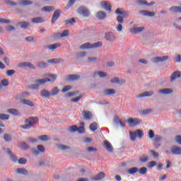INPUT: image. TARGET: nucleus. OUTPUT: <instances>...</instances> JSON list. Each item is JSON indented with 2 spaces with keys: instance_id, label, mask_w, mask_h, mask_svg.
<instances>
[{
  "instance_id": "f257e3e1",
  "label": "nucleus",
  "mask_w": 181,
  "mask_h": 181,
  "mask_svg": "<svg viewBox=\"0 0 181 181\" xmlns=\"http://www.w3.org/2000/svg\"><path fill=\"white\" fill-rule=\"evenodd\" d=\"M102 46V42H97L93 44H90V42H86L80 46V49H95L97 47H101Z\"/></svg>"
},
{
  "instance_id": "f03ea898",
  "label": "nucleus",
  "mask_w": 181,
  "mask_h": 181,
  "mask_svg": "<svg viewBox=\"0 0 181 181\" xmlns=\"http://www.w3.org/2000/svg\"><path fill=\"white\" fill-rule=\"evenodd\" d=\"M50 79L48 78H42V79H37L35 81L36 84H33L30 86V88L32 90H39L40 86H43L45 83H49Z\"/></svg>"
},
{
  "instance_id": "7ed1b4c3",
  "label": "nucleus",
  "mask_w": 181,
  "mask_h": 181,
  "mask_svg": "<svg viewBox=\"0 0 181 181\" xmlns=\"http://www.w3.org/2000/svg\"><path fill=\"white\" fill-rule=\"evenodd\" d=\"M115 13L117 15H121L117 17L118 23H124V18H125V15L128 14L127 11H124V8H117Z\"/></svg>"
},
{
  "instance_id": "20e7f679",
  "label": "nucleus",
  "mask_w": 181,
  "mask_h": 181,
  "mask_svg": "<svg viewBox=\"0 0 181 181\" xmlns=\"http://www.w3.org/2000/svg\"><path fill=\"white\" fill-rule=\"evenodd\" d=\"M37 121V117H30L25 120L26 124L21 126L22 129H30L33 127V123Z\"/></svg>"
},
{
  "instance_id": "39448f33",
  "label": "nucleus",
  "mask_w": 181,
  "mask_h": 181,
  "mask_svg": "<svg viewBox=\"0 0 181 181\" xmlns=\"http://www.w3.org/2000/svg\"><path fill=\"white\" fill-rule=\"evenodd\" d=\"M165 153H167V155H170V153H173V155H181V148L179 146H173L171 147L170 151L167 150Z\"/></svg>"
},
{
  "instance_id": "423d86ee",
  "label": "nucleus",
  "mask_w": 181,
  "mask_h": 181,
  "mask_svg": "<svg viewBox=\"0 0 181 181\" xmlns=\"http://www.w3.org/2000/svg\"><path fill=\"white\" fill-rule=\"evenodd\" d=\"M129 127H135L142 123V120L138 118H129L127 120Z\"/></svg>"
},
{
  "instance_id": "0eeeda50",
  "label": "nucleus",
  "mask_w": 181,
  "mask_h": 181,
  "mask_svg": "<svg viewBox=\"0 0 181 181\" xmlns=\"http://www.w3.org/2000/svg\"><path fill=\"white\" fill-rule=\"evenodd\" d=\"M37 149L36 148H33L31 150L32 153H33L35 155V156H37V155H39V153H43L45 152V146H43V145L40 144L37 146Z\"/></svg>"
},
{
  "instance_id": "6e6552de",
  "label": "nucleus",
  "mask_w": 181,
  "mask_h": 181,
  "mask_svg": "<svg viewBox=\"0 0 181 181\" xmlns=\"http://www.w3.org/2000/svg\"><path fill=\"white\" fill-rule=\"evenodd\" d=\"M169 59L168 56H163V57H153L151 61L153 63H160L162 62H166V60Z\"/></svg>"
},
{
  "instance_id": "1a4fd4ad",
  "label": "nucleus",
  "mask_w": 181,
  "mask_h": 181,
  "mask_svg": "<svg viewBox=\"0 0 181 181\" xmlns=\"http://www.w3.org/2000/svg\"><path fill=\"white\" fill-rule=\"evenodd\" d=\"M18 67L23 69V67H28V69H31V70H35L36 69L32 63L29 62H21L18 64Z\"/></svg>"
},
{
  "instance_id": "9d476101",
  "label": "nucleus",
  "mask_w": 181,
  "mask_h": 181,
  "mask_svg": "<svg viewBox=\"0 0 181 181\" xmlns=\"http://www.w3.org/2000/svg\"><path fill=\"white\" fill-rule=\"evenodd\" d=\"M78 13H81V15H83V16H85L86 18L90 16V11H88V9H87L86 7H80L78 9Z\"/></svg>"
},
{
  "instance_id": "9b49d317",
  "label": "nucleus",
  "mask_w": 181,
  "mask_h": 181,
  "mask_svg": "<svg viewBox=\"0 0 181 181\" xmlns=\"http://www.w3.org/2000/svg\"><path fill=\"white\" fill-rule=\"evenodd\" d=\"M80 78V75L69 74L66 76V81H76Z\"/></svg>"
},
{
  "instance_id": "f8f14e48",
  "label": "nucleus",
  "mask_w": 181,
  "mask_h": 181,
  "mask_svg": "<svg viewBox=\"0 0 181 181\" xmlns=\"http://www.w3.org/2000/svg\"><path fill=\"white\" fill-rule=\"evenodd\" d=\"M100 5L103 8H104V9H105V11H107V12H111L112 11L111 4H110L108 1H101Z\"/></svg>"
},
{
  "instance_id": "ddd939ff",
  "label": "nucleus",
  "mask_w": 181,
  "mask_h": 181,
  "mask_svg": "<svg viewBox=\"0 0 181 181\" xmlns=\"http://www.w3.org/2000/svg\"><path fill=\"white\" fill-rule=\"evenodd\" d=\"M103 146L107 152H112V151H114L112 145L111 144V143H110V141L107 140L103 141Z\"/></svg>"
},
{
  "instance_id": "4468645a",
  "label": "nucleus",
  "mask_w": 181,
  "mask_h": 181,
  "mask_svg": "<svg viewBox=\"0 0 181 181\" xmlns=\"http://www.w3.org/2000/svg\"><path fill=\"white\" fill-rule=\"evenodd\" d=\"M59 18H60V10L57 9L54 12L52 15V18L51 20L52 23H54V22H56L57 19H59Z\"/></svg>"
},
{
  "instance_id": "2eb2a0df",
  "label": "nucleus",
  "mask_w": 181,
  "mask_h": 181,
  "mask_svg": "<svg viewBox=\"0 0 181 181\" xmlns=\"http://www.w3.org/2000/svg\"><path fill=\"white\" fill-rule=\"evenodd\" d=\"M105 39L107 42H114V40H115L116 37H115V35H114V33H107L105 35Z\"/></svg>"
},
{
  "instance_id": "dca6fc26",
  "label": "nucleus",
  "mask_w": 181,
  "mask_h": 181,
  "mask_svg": "<svg viewBox=\"0 0 181 181\" xmlns=\"http://www.w3.org/2000/svg\"><path fill=\"white\" fill-rule=\"evenodd\" d=\"M82 115L85 119L90 120L93 118V113L90 111L83 110Z\"/></svg>"
},
{
  "instance_id": "f3484780",
  "label": "nucleus",
  "mask_w": 181,
  "mask_h": 181,
  "mask_svg": "<svg viewBox=\"0 0 181 181\" xmlns=\"http://www.w3.org/2000/svg\"><path fill=\"white\" fill-rule=\"evenodd\" d=\"M70 33H69V30H65L62 33H57L54 34L55 37H67L69 36Z\"/></svg>"
},
{
  "instance_id": "a211bd4d",
  "label": "nucleus",
  "mask_w": 181,
  "mask_h": 181,
  "mask_svg": "<svg viewBox=\"0 0 181 181\" xmlns=\"http://www.w3.org/2000/svg\"><path fill=\"white\" fill-rule=\"evenodd\" d=\"M136 4H138L139 5H146L147 6H152L153 5H155V1H151L149 4H148V1L146 0H137L136 1Z\"/></svg>"
},
{
  "instance_id": "6ab92c4d",
  "label": "nucleus",
  "mask_w": 181,
  "mask_h": 181,
  "mask_svg": "<svg viewBox=\"0 0 181 181\" xmlns=\"http://www.w3.org/2000/svg\"><path fill=\"white\" fill-rule=\"evenodd\" d=\"M47 62L49 64H59V63H62V62H63V59L62 58L51 59H48Z\"/></svg>"
},
{
  "instance_id": "aec40b11",
  "label": "nucleus",
  "mask_w": 181,
  "mask_h": 181,
  "mask_svg": "<svg viewBox=\"0 0 181 181\" xmlns=\"http://www.w3.org/2000/svg\"><path fill=\"white\" fill-rule=\"evenodd\" d=\"M181 76V72L179 71H174L170 76V81H175L176 78H179Z\"/></svg>"
},
{
  "instance_id": "412c9836",
  "label": "nucleus",
  "mask_w": 181,
  "mask_h": 181,
  "mask_svg": "<svg viewBox=\"0 0 181 181\" xmlns=\"http://www.w3.org/2000/svg\"><path fill=\"white\" fill-rule=\"evenodd\" d=\"M144 29L145 28L144 27H134L130 29V32L134 34L141 33Z\"/></svg>"
},
{
  "instance_id": "4be33fe9",
  "label": "nucleus",
  "mask_w": 181,
  "mask_h": 181,
  "mask_svg": "<svg viewBox=\"0 0 181 181\" xmlns=\"http://www.w3.org/2000/svg\"><path fill=\"white\" fill-rule=\"evenodd\" d=\"M61 45L60 43H56V44H52V45H49L48 46L45 47V49H48V50H52V52L54 50H56V49H57V47H60Z\"/></svg>"
},
{
  "instance_id": "5701e85b",
  "label": "nucleus",
  "mask_w": 181,
  "mask_h": 181,
  "mask_svg": "<svg viewBox=\"0 0 181 181\" xmlns=\"http://www.w3.org/2000/svg\"><path fill=\"white\" fill-rule=\"evenodd\" d=\"M96 18L100 21H104L107 18V14L104 11H99L96 13Z\"/></svg>"
},
{
  "instance_id": "b1692460",
  "label": "nucleus",
  "mask_w": 181,
  "mask_h": 181,
  "mask_svg": "<svg viewBox=\"0 0 181 181\" xmlns=\"http://www.w3.org/2000/svg\"><path fill=\"white\" fill-rule=\"evenodd\" d=\"M111 83L113 84H125V80L115 77L111 80Z\"/></svg>"
},
{
  "instance_id": "393cba45",
  "label": "nucleus",
  "mask_w": 181,
  "mask_h": 181,
  "mask_svg": "<svg viewBox=\"0 0 181 181\" xmlns=\"http://www.w3.org/2000/svg\"><path fill=\"white\" fill-rule=\"evenodd\" d=\"M151 95H153V91H146L142 93H140L137 95L138 98H143V97H151Z\"/></svg>"
},
{
  "instance_id": "a878e982",
  "label": "nucleus",
  "mask_w": 181,
  "mask_h": 181,
  "mask_svg": "<svg viewBox=\"0 0 181 181\" xmlns=\"http://www.w3.org/2000/svg\"><path fill=\"white\" fill-rule=\"evenodd\" d=\"M7 153L10 156V159L12 162H18V157L16 155H13L11 149L7 148Z\"/></svg>"
},
{
  "instance_id": "bb28decb",
  "label": "nucleus",
  "mask_w": 181,
  "mask_h": 181,
  "mask_svg": "<svg viewBox=\"0 0 181 181\" xmlns=\"http://www.w3.org/2000/svg\"><path fill=\"white\" fill-rule=\"evenodd\" d=\"M139 13L144 16H155V12H151L146 10L140 11Z\"/></svg>"
},
{
  "instance_id": "cd10ccee",
  "label": "nucleus",
  "mask_w": 181,
  "mask_h": 181,
  "mask_svg": "<svg viewBox=\"0 0 181 181\" xmlns=\"http://www.w3.org/2000/svg\"><path fill=\"white\" fill-rule=\"evenodd\" d=\"M139 160H140V162L141 163H146V162H148V160H149V156L146 155V154H142Z\"/></svg>"
},
{
  "instance_id": "c85d7f7f",
  "label": "nucleus",
  "mask_w": 181,
  "mask_h": 181,
  "mask_svg": "<svg viewBox=\"0 0 181 181\" xmlns=\"http://www.w3.org/2000/svg\"><path fill=\"white\" fill-rule=\"evenodd\" d=\"M21 103L24 104V105H28V107H35V104H33V102L30 100L23 99L21 100Z\"/></svg>"
},
{
  "instance_id": "c756f323",
  "label": "nucleus",
  "mask_w": 181,
  "mask_h": 181,
  "mask_svg": "<svg viewBox=\"0 0 181 181\" xmlns=\"http://www.w3.org/2000/svg\"><path fill=\"white\" fill-rule=\"evenodd\" d=\"M40 95L44 98H49V97L52 96L50 92L45 89L40 91Z\"/></svg>"
},
{
  "instance_id": "7c9ffc66",
  "label": "nucleus",
  "mask_w": 181,
  "mask_h": 181,
  "mask_svg": "<svg viewBox=\"0 0 181 181\" xmlns=\"http://www.w3.org/2000/svg\"><path fill=\"white\" fill-rule=\"evenodd\" d=\"M104 95H112L113 94H115V90L114 89H105L103 91Z\"/></svg>"
},
{
  "instance_id": "2f4dec72",
  "label": "nucleus",
  "mask_w": 181,
  "mask_h": 181,
  "mask_svg": "<svg viewBox=\"0 0 181 181\" xmlns=\"http://www.w3.org/2000/svg\"><path fill=\"white\" fill-rule=\"evenodd\" d=\"M105 177V174L103 172L99 173L98 175H95L93 180H103Z\"/></svg>"
},
{
  "instance_id": "473e14b6",
  "label": "nucleus",
  "mask_w": 181,
  "mask_h": 181,
  "mask_svg": "<svg viewBox=\"0 0 181 181\" xmlns=\"http://www.w3.org/2000/svg\"><path fill=\"white\" fill-rule=\"evenodd\" d=\"M31 22H33V23H43V22H45V19L42 17H37L33 18Z\"/></svg>"
},
{
  "instance_id": "72a5a7b5",
  "label": "nucleus",
  "mask_w": 181,
  "mask_h": 181,
  "mask_svg": "<svg viewBox=\"0 0 181 181\" xmlns=\"http://www.w3.org/2000/svg\"><path fill=\"white\" fill-rule=\"evenodd\" d=\"M32 4H33V1L30 0H21L20 1L21 6H28V5H32Z\"/></svg>"
},
{
  "instance_id": "f704fd0d",
  "label": "nucleus",
  "mask_w": 181,
  "mask_h": 181,
  "mask_svg": "<svg viewBox=\"0 0 181 181\" xmlns=\"http://www.w3.org/2000/svg\"><path fill=\"white\" fill-rule=\"evenodd\" d=\"M172 93H173V90L170 88H164L159 91L160 94H172Z\"/></svg>"
},
{
  "instance_id": "c9c22d12",
  "label": "nucleus",
  "mask_w": 181,
  "mask_h": 181,
  "mask_svg": "<svg viewBox=\"0 0 181 181\" xmlns=\"http://www.w3.org/2000/svg\"><path fill=\"white\" fill-rule=\"evenodd\" d=\"M60 93V90H59V88L54 87L51 90L50 94L51 96L54 97L55 95H57Z\"/></svg>"
},
{
  "instance_id": "e433bc0d",
  "label": "nucleus",
  "mask_w": 181,
  "mask_h": 181,
  "mask_svg": "<svg viewBox=\"0 0 181 181\" xmlns=\"http://www.w3.org/2000/svg\"><path fill=\"white\" fill-rule=\"evenodd\" d=\"M64 23L66 25H74V23H76V18H69L68 20H66L64 21Z\"/></svg>"
},
{
  "instance_id": "4c0bfd02",
  "label": "nucleus",
  "mask_w": 181,
  "mask_h": 181,
  "mask_svg": "<svg viewBox=\"0 0 181 181\" xmlns=\"http://www.w3.org/2000/svg\"><path fill=\"white\" fill-rule=\"evenodd\" d=\"M42 11H44V12H52V11H54V7L46 6L42 8Z\"/></svg>"
},
{
  "instance_id": "58836bf2",
  "label": "nucleus",
  "mask_w": 181,
  "mask_h": 181,
  "mask_svg": "<svg viewBox=\"0 0 181 181\" xmlns=\"http://www.w3.org/2000/svg\"><path fill=\"white\" fill-rule=\"evenodd\" d=\"M97 128H98V125L97 124V122H93L89 125V129L93 132L97 131Z\"/></svg>"
},
{
  "instance_id": "ea45409f",
  "label": "nucleus",
  "mask_w": 181,
  "mask_h": 181,
  "mask_svg": "<svg viewBox=\"0 0 181 181\" xmlns=\"http://www.w3.org/2000/svg\"><path fill=\"white\" fill-rule=\"evenodd\" d=\"M171 12H174L175 13H181V6H173L170 8Z\"/></svg>"
},
{
  "instance_id": "a19ab883",
  "label": "nucleus",
  "mask_w": 181,
  "mask_h": 181,
  "mask_svg": "<svg viewBox=\"0 0 181 181\" xmlns=\"http://www.w3.org/2000/svg\"><path fill=\"white\" fill-rule=\"evenodd\" d=\"M139 169L136 167H132L129 168L127 172L129 175H134V173H136L138 172Z\"/></svg>"
},
{
  "instance_id": "79ce46f5",
  "label": "nucleus",
  "mask_w": 181,
  "mask_h": 181,
  "mask_svg": "<svg viewBox=\"0 0 181 181\" xmlns=\"http://www.w3.org/2000/svg\"><path fill=\"white\" fill-rule=\"evenodd\" d=\"M7 112H9V114H12L13 115H19V111H18L16 109H8Z\"/></svg>"
},
{
  "instance_id": "37998d69",
  "label": "nucleus",
  "mask_w": 181,
  "mask_h": 181,
  "mask_svg": "<svg viewBox=\"0 0 181 181\" xmlns=\"http://www.w3.org/2000/svg\"><path fill=\"white\" fill-rule=\"evenodd\" d=\"M134 132L136 134V136H139L140 139L144 136V131L141 129H137Z\"/></svg>"
},
{
  "instance_id": "c03bdc74",
  "label": "nucleus",
  "mask_w": 181,
  "mask_h": 181,
  "mask_svg": "<svg viewBox=\"0 0 181 181\" xmlns=\"http://www.w3.org/2000/svg\"><path fill=\"white\" fill-rule=\"evenodd\" d=\"M16 173H21V175H26L28 173V170L25 168H18L16 170Z\"/></svg>"
},
{
  "instance_id": "a18cd8bd",
  "label": "nucleus",
  "mask_w": 181,
  "mask_h": 181,
  "mask_svg": "<svg viewBox=\"0 0 181 181\" xmlns=\"http://www.w3.org/2000/svg\"><path fill=\"white\" fill-rule=\"evenodd\" d=\"M78 129V127H77V125H73L69 127L68 131L70 132H76Z\"/></svg>"
},
{
  "instance_id": "49530a36",
  "label": "nucleus",
  "mask_w": 181,
  "mask_h": 181,
  "mask_svg": "<svg viewBox=\"0 0 181 181\" xmlns=\"http://www.w3.org/2000/svg\"><path fill=\"white\" fill-rule=\"evenodd\" d=\"M18 146H19L20 149H24V150H26V149H28V148H29L28 144L25 142L20 143Z\"/></svg>"
},
{
  "instance_id": "de8ad7c7",
  "label": "nucleus",
  "mask_w": 181,
  "mask_h": 181,
  "mask_svg": "<svg viewBox=\"0 0 181 181\" xmlns=\"http://www.w3.org/2000/svg\"><path fill=\"white\" fill-rule=\"evenodd\" d=\"M58 149H60V151H66V149H70V146L63 144H59Z\"/></svg>"
},
{
  "instance_id": "09e8293b",
  "label": "nucleus",
  "mask_w": 181,
  "mask_h": 181,
  "mask_svg": "<svg viewBox=\"0 0 181 181\" xmlns=\"http://www.w3.org/2000/svg\"><path fill=\"white\" fill-rule=\"evenodd\" d=\"M138 172L140 175H146V172H148V169L145 167H143V168H141L138 170Z\"/></svg>"
},
{
  "instance_id": "8fccbe9b",
  "label": "nucleus",
  "mask_w": 181,
  "mask_h": 181,
  "mask_svg": "<svg viewBox=\"0 0 181 181\" xmlns=\"http://www.w3.org/2000/svg\"><path fill=\"white\" fill-rule=\"evenodd\" d=\"M0 119H2L3 121H6L9 119V116L8 115L6 114L0 113Z\"/></svg>"
},
{
  "instance_id": "3c124183",
  "label": "nucleus",
  "mask_w": 181,
  "mask_h": 181,
  "mask_svg": "<svg viewBox=\"0 0 181 181\" xmlns=\"http://www.w3.org/2000/svg\"><path fill=\"white\" fill-rule=\"evenodd\" d=\"M37 66L40 67V69H45L47 67V63L43 62H37Z\"/></svg>"
},
{
  "instance_id": "603ef678",
  "label": "nucleus",
  "mask_w": 181,
  "mask_h": 181,
  "mask_svg": "<svg viewBox=\"0 0 181 181\" xmlns=\"http://www.w3.org/2000/svg\"><path fill=\"white\" fill-rule=\"evenodd\" d=\"M81 98H83V95H80L79 96H78L76 98L71 99V101L72 103H78V101H80V100H81Z\"/></svg>"
},
{
  "instance_id": "864d4df0",
  "label": "nucleus",
  "mask_w": 181,
  "mask_h": 181,
  "mask_svg": "<svg viewBox=\"0 0 181 181\" xmlns=\"http://www.w3.org/2000/svg\"><path fill=\"white\" fill-rule=\"evenodd\" d=\"M38 139H40V141H49V137L47 136V135H41L38 137Z\"/></svg>"
},
{
  "instance_id": "5fc2aeb1",
  "label": "nucleus",
  "mask_w": 181,
  "mask_h": 181,
  "mask_svg": "<svg viewBox=\"0 0 181 181\" xmlns=\"http://www.w3.org/2000/svg\"><path fill=\"white\" fill-rule=\"evenodd\" d=\"M86 56H87V53H86V52H81L77 54L78 59H82V57H86Z\"/></svg>"
},
{
  "instance_id": "6e6d98bb",
  "label": "nucleus",
  "mask_w": 181,
  "mask_h": 181,
  "mask_svg": "<svg viewBox=\"0 0 181 181\" xmlns=\"http://www.w3.org/2000/svg\"><path fill=\"white\" fill-rule=\"evenodd\" d=\"M4 139L6 142H11V139H12L11 137V134H5Z\"/></svg>"
},
{
  "instance_id": "4d7b16f0",
  "label": "nucleus",
  "mask_w": 181,
  "mask_h": 181,
  "mask_svg": "<svg viewBox=\"0 0 181 181\" xmlns=\"http://www.w3.org/2000/svg\"><path fill=\"white\" fill-rule=\"evenodd\" d=\"M29 25V22H22L21 23V28H22V29H26V28H28Z\"/></svg>"
},
{
  "instance_id": "13d9d810",
  "label": "nucleus",
  "mask_w": 181,
  "mask_h": 181,
  "mask_svg": "<svg viewBox=\"0 0 181 181\" xmlns=\"http://www.w3.org/2000/svg\"><path fill=\"white\" fill-rule=\"evenodd\" d=\"M25 40L26 42H31V43H35L37 42V40H35V38H33V37H25Z\"/></svg>"
},
{
  "instance_id": "bf43d9fd",
  "label": "nucleus",
  "mask_w": 181,
  "mask_h": 181,
  "mask_svg": "<svg viewBox=\"0 0 181 181\" xmlns=\"http://www.w3.org/2000/svg\"><path fill=\"white\" fill-rule=\"evenodd\" d=\"M71 88V86H66L63 88L62 90V93H67V91H70V89Z\"/></svg>"
},
{
  "instance_id": "052dcab7",
  "label": "nucleus",
  "mask_w": 181,
  "mask_h": 181,
  "mask_svg": "<svg viewBox=\"0 0 181 181\" xmlns=\"http://www.w3.org/2000/svg\"><path fill=\"white\" fill-rule=\"evenodd\" d=\"M136 139V134L134 132H130V139L131 141H135Z\"/></svg>"
},
{
  "instance_id": "680f3d73",
  "label": "nucleus",
  "mask_w": 181,
  "mask_h": 181,
  "mask_svg": "<svg viewBox=\"0 0 181 181\" xmlns=\"http://www.w3.org/2000/svg\"><path fill=\"white\" fill-rule=\"evenodd\" d=\"M148 153H151V155H153V158H158V156H159V153H156L155 151L153 150H150L148 151Z\"/></svg>"
},
{
  "instance_id": "e2e57ef3",
  "label": "nucleus",
  "mask_w": 181,
  "mask_h": 181,
  "mask_svg": "<svg viewBox=\"0 0 181 181\" xmlns=\"http://www.w3.org/2000/svg\"><path fill=\"white\" fill-rule=\"evenodd\" d=\"M27 162L28 160L26 158H21L18 160V163H20V165H25Z\"/></svg>"
},
{
  "instance_id": "0e129e2a",
  "label": "nucleus",
  "mask_w": 181,
  "mask_h": 181,
  "mask_svg": "<svg viewBox=\"0 0 181 181\" xmlns=\"http://www.w3.org/2000/svg\"><path fill=\"white\" fill-rule=\"evenodd\" d=\"M15 73H16V71L13 69L6 71V74L8 76H13V74H15Z\"/></svg>"
},
{
  "instance_id": "69168bd1",
  "label": "nucleus",
  "mask_w": 181,
  "mask_h": 181,
  "mask_svg": "<svg viewBox=\"0 0 181 181\" xmlns=\"http://www.w3.org/2000/svg\"><path fill=\"white\" fill-rule=\"evenodd\" d=\"M7 87V86H9V82L6 79H3L1 81V86Z\"/></svg>"
},
{
  "instance_id": "338daca9",
  "label": "nucleus",
  "mask_w": 181,
  "mask_h": 181,
  "mask_svg": "<svg viewBox=\"0 0 181 181\" xmlns=\"http://www.w3.org/2000/svg\"><path fill=\"white\" fill-rule=\"evenodd\" d=\"M156 161H151V162L148 163V168L149 169H151V168H153V166H156Z\"/></svg>"
},
{
  "instance_id": "774afa93",
  "label": "nucleus",
  "mask_w": 181,
  "mask_h": 181,
  "mask_svg": "<svg viewBox=\"0 0 181 181\" xmlns=\"http://www.w3.org/2000/svg\"><path fill=\"white\" fill-rule=\"evenodd\" d=\"M175 142H177V144H179L180 145H181V136H176L175 137Z\"/></svg>"
}]
</instances>
